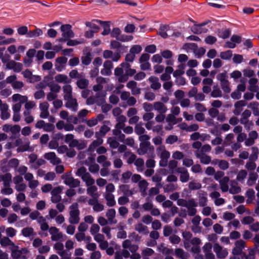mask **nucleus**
Here are the masks:
<instances>
[{"label":"nucleus","mask_w":259,"mask_h":259,"mask_svg":"<svg viewBox=\"0 0 259 259\" xmlns=\"http://www.w3.org/2000/svg\"><path fill=\"white\" fill-rule=\"evenodd\" d=\"M110 47L111 49L116 50V51L113 53L111 50H105L103 53V56L105 59L111 58L113 62H117L120 58L121 54L127 50V47L115 40H111Z\"/></svg>","instance_id":"f257e3e1"},{"label":"nucleus","mask_w":259,"mask_h":259,"mask_svg":"<svg viewBox=\"0 0 259 259\" xmlns=\"http://www.w3.org/2000/svg\"><path fill=\"white\" fill-rule=\"evenodd\" d=\"M177 203L178 205L186 207L188 209V215L189 216L193 217L196 214L197 212L196 207L197 206V203L194 199L186 200L182 198H179Z\"/></svg>","instance_id":"f03ea898"},{"label":"nucleus","mask_w":259,"mask_h":259,"mask_svg":"<svg viewBox=\"0 0 259 259\" xmlns=\"http://www.w3.org/2000/svg\"><path fill=\"white\" fill-rule=\"evenodd\" d=\"M10 245V249L11 250V256L14 259L22 258L25 259L28 257L29 251L26 248H20L14 244H9Z\"/></svg>","instance_id":"7ed1b4c3"},{"label":"nucleus","mask_w":259,"mask_h":259,"mask_svg":"<svg viewBox=\"0 0 259 259\" xmlns=\"http://www.w3.org/2000/svg\"><path fill=\"white\" fill-rule=\"evenodd\" d=\"M62 32V37L58 38L57 40L60 42H65L69 38L74 36V33L72 30V26L70 24L62 25L60 27Z\"/></svg>","instance_id":"20e7f679"},{"label":"nucleus","mask_w":259,"mask_h":259,"mask_svg":"<svg viewBox=\"0 0 259 259\" xmlns=\"http://www.w3.org/2000/svg\"><path fill=\"white\" fill-rule=\"evenodd\" d=\"M138 154L140 155H143L145 154L150 158H154V147L151 145L150 142L148 143H140V147L137 150Z\"/></svg>","instance_id":"39448f33"},{"label":"nucleus","mask_w":259,"mask_h":259,"mask_svg":"<svg viewBox=\"0 0 259 259\" xmlns=\"http://www.w3.org/2000/svg\"><path fill=\"white\" fill-rule=\"evenodd\" d=\"M78 207V205L76 202L73 203L69 207L71 210L69 212L70 218L69 222L71 224H77L79 222L80 212Z\"/></svg>","instance_id":"423d86ee"},{"label":"nucleus","mask_w":259,"mask_h":259,"mask_svg":"<svg viewBox=\"0 0 259 259\" xmlns=\"http://www.w3.org/2000/svg\"><path fill=\"white\" fill-rule=\"evenodd\" d=\"M49 233L51 235V239L53 241H63L67 236L59 231L56 227H51L49 229Z\"/></svg>","instance_id":"0eeeda50"},{"label":"nucleus","mask_w":259,"mask_h":259,"mask_svg":"<svg viewBox=\"0 0 259 259\" xmlns=\"http://www.w3.org/2000/svg\"><path fill=\"white\" fill-rule=\"evenodd\" d=\"M62 179L64 180V183L71 188H76L80 185V181L78 179H74L68 175H63Z\"/></svg>","instance_id":"6e6552de"},{"label":"nucleus","mask_w":259,"mask_h":259,"mask_svg":"<svg viewBox=\"0 0 259 259\" xmlns=\"http://www.w3.org/2000/svg\"><path fill=\"white\" fill-rule=\"evenodd\" d=\"M64 100L66 101L65 106L67 108L73 112H76L78 110V103L75 98L71 96L68 98H64Z\"/></svg>","instance_id":"1a4fd4ad"},{"label":"nucleus","mask_w":259,"mask_h":259,"mask_svg":"<svg viewBox=\"0 0 259 259\" xmlns=\"http://www.w3.org/2000/svg\"><path fill=\"white\" fill-rule=\"evenodd\" d=\"M213 249L218 258H225L228 254V252L227 249L223 248L219 244H214Z\"/></svg>","instance_id":"9d476101"},{"label":"nucleus","mask_w":259,"mask_h":259,"mask_svg":"<svg viewBox=\"0 0 259 259\" xmlns=\"http://www.w3.org/2000/svg\"><path fill=\"white\" fill-rule=\"evenodd\" d=\"M104 68L101 70V73L103 75L109 76L111 74V69L113 68V63L111 61H105L103 64Z\"/></svg>","instance_id":"9b49d317"},{"label":"nucleus","mask_w":259,"mask_h":259,"mask_svg":"<svg viewBox=\"0 0 259 259\" xmlns=\"http://www.w3.org/2000/svg\"><path fill=\"white\" fill-rule=\"evenodd\" d=\"M96 21L102 25L103 27V31L101 33L102 35H107L110 33L111 29L110 21H103L99 20H96Z\"/></svg>","instance_id":"f8f14e48"},{"label":"nucleus","mask_w":259,"mask_h":259,"mask_svg":"<svg viewBox=\"0 0 259 259\" xmlns=\"http://www.w3.org/2000/svg\"><path fill=\"white\" fill-rule=\"evenodd\" d=\"M149 81L151 83L150 87L154 90H157L161 88V83L159 81L158 77L151 76L149 79Z\"/></svg>","instance_id":"ddd939ff"},{"label":"nucleus","mask_w":259,"mask_h":259,"mask_svg":"<svg viewBox=\"0 0 259 259\" xmlns=\"http://www.w3.org/2000/svg\"><path fill=\"white\" fill-rule=\"evenodd\" d=\"M21 234L24 237L29 238H33L35 235L33 229L30 227L23 228L21 230Z\"/></svg>","instance_id":"4468645a"},{"label":"nucleus","mask_w":259,"mask_h":259,"mask_svg":"<svg viewBox=\"0 0 259 259\" xmlns=\"http://www.w3.org/2000/svg\"><path fill=\"white\" fill-rule=\"evenodd\" d=\"M106 92L105 91H102L96 93L95 98L97 101L98 105H101L105 102V96Z\"/></svg>","instance_id":"2eb2a0df"},{"label":"nucleus","mask_w":259,"mask_h":259,"mask_svg":"<svg viewBox=\"0 0 259 259\" xmlns=\"http://www.w3.org/2000/svg\"><path fill=\"white\" fill-rule=\"evenodd\" d=\"M153 107L155 110L159 113H165L167 110V107L161 102H155L153 104Z\"/></svg>","instance_id":"dca6fc26"},{"label":"nucleus","mask_w":259,"mask_h":259,"mask_svg":"<svg viewBox=\"0 0 259 259\" xmlns=\"http://www.w3.org/2000/svg\"><path fill=\"white\" fill-rule=\"evenodd\" d=\"M158 153H159L160 158L168 160L170 157V153L165 149L164 146L158 147L157 149Z\"/></svg>","instance_id":"f3484780"},{"label":"nucleus","mask_w":259,"mask_h":259,"mask_svg":"<svg viewBox=\"0 0 259 259\" xmlns=\"http://www.w3.org/2000/svg\"><path fill=\"white\" fill-rule=\"evenodd\" d=\"M191 31L195 34H201L207 32L208 29L206 28H203L200 24H194L191 27Z\"/></svg>","instance_id":"a211bd4d"},{"label":"nucleus","mask_w":259,"mask_h":259,"mask_svg":"<svg viewBox=\"0 0 259 259\" xmlns=\"http://www.w3.org/2000/svg\"><path fill=\"white\" fill-rule=\"evenodd\" d=\"M97 188L95 186L91 185L89 186L87 188V194L91 196L92 198L97 199L99 198V194L97 193Z\"/></svg>","instance_id":"6ab92c4d"},{"label":"nucleus","mask_w":259,"mask_h":259,"mask_svg":"<svg viewBox=\"0 0 259 259\" xmlns=\"http://www.w3.org/2000/svg\"><path fill=\"white\" fill-rule=\"evenodd\" d=\"M107 202L106 204L109 207H112L116 204V202L114 199V196L113 194L110 193H106L104 197Z\"/></svg>","instance_id":"aec40b11"},{"label":"nucleus","mask_w":259,"mask_h":259,"mask_svg":"<svg viewBox=\"0 0 259 259\" xmlns=\"http://www.w3.org/2000/svg\"><path fill=\"white\" fill-rule=\"evenodd\" d=\"M229 178L228 177H224L219 182L220 188L223 192H226L229 190L228 183Z\"/></svg>","instance_id":"412c9836"},{"label":"nucleus","mask_w":259,"mask_h":259,"mask_svg":"<svg viewBox=\"0 0 259 259\" xmlns=\"http://www.w3.org/2000/svg\"><path fill=\"white\" fill-rule=\"evenodd\" d=\"M241 188L238 186L237 183L235 181H232L230 183L229 193L232 194H238L241 192Z\"/></svg>","instance_id":"4be33fe9"},{"label":"nucleus","mask_w":259,"mask_h":259,"mask_svg":"<svg viewBox=\"0 0 259 259\" xmlns=\"http://www.w3.org/2000/svg\"><path fill=\"white\" fill-rule=\"evenodd\" d=\"M251 112L250 110L246 109L241 114L239 122L241 124H245L246 122L249 121L248 118L250 117Z\"/></svg>","instance_id":"5701e85b"},{"label":"nucleus","mask_w":259,"mask_h":259,"mask_svg":"<svg viewBox=\"0 0 259 259\" xmlns=\"http://www.w3.org/2000/svg\"><path fill=\"white\" fill-rule=\"evenodd\" d=\"M196 157L200 159V162L204 164H208L211 162V157L210 156L206 154H199L195 153Z\"/></svg>","instance_id":"b1692460"},{"label":"nucleus","mask_w":259,"mask_h":259,"mask_svg":"<svg viewBox=\"0 0 259 259\" xmlns=\"http://www.w3.org/2000/svg\"><path fill=\"white\" fill-rule=\"evenodd\" d=\"M21 131V127L18 124H15L14 125H12V130H11V134L12 136L10 137V139L11 140H14L19 136H20V132Z\"/></svg>","instance_id":"393cba45"},{"label":"nucleus","mask_w":259,"mask_h":259,"mask_svg":"<svg viewBox=\"0 0 259 259\" xmlns=\"http://www.w3.org/2000/svg\"><path fill=\"white\" fill-rule=\"evenodd\" d=\"M89 83V80L84 77L79 78L76 81V85L80 89H86Z\"/></svg>","instance_id":"a878e982"},{"label":"nucleus","mask_w":259,"mask_h":259,"mask_svg":"<svg viewBox=\"0 0 259 259\" xmlns=\"http://www.w3.org/2000/svg\"><path fill=\"white\" fill-rule=\"evenodd\" d=\"M107 157L104 155H100L97 158V161L98 163L102 164V166L108 167L110 166L111 163L110 161H107Z\"/></svg>","instance_id":"bb28decb"},{"label":"nucleus","mask_w":259,"mask_h":259,"mask_svg":"<svg viewBox=\"0 0 259 259\" xmlns=\"http://www.w3.org/2000/svg\"><path fill=\"white\" fill-rule=\"evenodd\" d=\"M81 179L85 183L87 186L93 185L95 183L94 179L91 177V175L87 172L81 178Z\"/></svg>","instance_id":"cd10ccee"},{"label":"nucleus","mask_w":259,"mask_h":259,"mask_svg":"<svg viewBox=\"0 0 259 259\" xmlns=\"http://www.w3.org/2000/svg\"><path fill=\"white\" fill-rule=\"evenodd\" d=\"M251 153L249 156L248 159L250 161H256L258 159L259 150L258 148L256 146L252 147L251 148Z\"/></svg>","instance_id":"c85d7f7f"},{"label":"nucleus","mask_w":259,"mask_h":259,"mask_svg":"<svg viewBox=\"0 0 259 259\" xmlns=\"http://www.w3.org/2000/svg\"><path fill=\"white\" fill-rule=\"evenodd\" d=\"M92 60V55L90 52H87L84 56L81 58V63L84 66H88L90 64Z\"/></svg>","instance_id":"c756f323"},{"label":"nucleus","mask_w":259,"mask_h":259,"mask_svg":"<svg viewBox=\"0 0 259 259\" xmlns=\"http://www.w3.org/2000/svg\"><path fill=\"white\" fill-rule=\"evenodd\" d=\"M120 191L123 194V196L127 197L133 195V192L130 190V186L127 185H121L119 186Z\"/></svg>","instance_id":"7c9ffc66"},{"label":"nucleus","mask_w":259,"mask_h":259,"mask_svg":"<svg viewBox=\"0 0 259 259\" xmlns=\"http://www.w3.org/2000/svg\"><path fill=\"white\" fill-rule=\"evenodd\" d=\"M95 137L96 138V140H95L92 142V143L89 146V149L93 148L94 149L95 148L99 146L103 143V140L102 139V137H101L97 135H96V134H95Z\"/></svg>","instance_id":"2f4dec72"},{"label":"nucleus","mask_w":259,"mask_h":259,"mask_svg":"<svg viewBox=\"0 0 259 259\" xmlns=\"http://www.w3.org/2000/svg\"><path fill=\"white\" fill-rule=\"evenodd\" d=\"M116 214L115 210L113 208H111L108 210L106 212V215L108 219V221L110 222V224H116V221H114L113 222V219L115 218Z\"/></svg>","instance_id":"473e14b6"},{"label":"nucleus","mask_w":259,"mask_h":259,"mask_svg":"<svg viewBox=\"0 0 259 259\" xmlns=\"http://www.w3.org/2000/svg\"><path fill=\"white\" fill-rule=\"evenodd\" d=\"M218 36L223 39L228 38L231 35V30L229 28L222 29L218 31Z\"/></svg>","instance_id":"72a5a7b5"},{"label":"nucleus","mask_w":259,"mask_h":259,"mask_svg":"<svg viewBox=\"0 0 259 259\" xmlns=\"http://www.w3.org/2000/svg\"><path fill=\"white\" fill-rule=\"evenodd\" d=\"M8 110H9L8 105L5 106V107H3L2 109H1L0 110L1 112V118L2 120H5L10 118V114L8 112Z\"/></svg>","instance_id":"f704fd0d"},{"label":"nucleus","mask_w":259,"mask_h":259,"mask_svg":"<svg viewBox=\"0 0 259 259\" xmlns=\"http://www.w3.org/2000/svg\"><path fill=\"white\" fill-rule=\"evenodd\" d=\"M55 248L57 253L62 257H66L67 255L66 252L64 250L63 244H55Z\"/></svg>","instance_id":"c9c22d12"},{"label":"nucleus","mask_w":259,"mask_h":259,"mask_svg":"<svg viewBox=\"0 0 259 259\" xmlns=\"http://www.w3.org/2000/svg\"><path fill=\"white\" fill-rule=\"evenodd\" d=\"M258 178V175L256 172H250L249 177L247 181V184L249 186H252Z\"/></svg>","instance_id":"e433bc0d"},{"label":"nucleus","mask_w":259,"mask_h":259,"mask_svg":"<svg viewBox=\"0 0 259 259\" xmlns=\"http://www.w3.org/2000/svg\"><path fill=\"white\" fill-rule=\"evenodd\" d=\"M232 56L233 52L230 50L221 52L220 54V57L224 60H230Z\"/></svg>","instance_id":"4c0bfd02"},{"label":"nucleus","mask_w":259,"mask_h":259,"mask_svg":"<svg viewBox=\"0 0 259 259\" xmlns=\"http://www.w3.org/2000/svg\"><path fill=\"white\" fill-rule=\"evenodd\" d=\"M63 91L64 93L63 98H69L72 96V87L70 84H66L63 87Z\"/></svg>","instance_id":"58836bf2"},{"label":"nucleus","mask_w":259,"mask_h":259,"mask_svg":"<svg viewBox=\"0 0 259 259\" xmlns=\"http://www.w3.org/2000/svg\"><path fill=\"white\" fill-rule=\"evenodd\" d=\"M42 34V31L40 28H36L35 30L28 31L27 37L32 38L39 36Z\"/></svg>","instance_id":"ea45409f"},{"label":"nucleus","mask_w":259,"mask_h":259,"mask_svg":"<svg viewBox=\"0 0 259 259\" xmlns=\"http://www.w3.org/2000/svg\"><path fill=\"white\" fill-rule=\"evenodd\" d=\"M29 142H26L23 144H21L19 147L17 148V151L19 152H23L25 151H31V149L29 147Z\"/></svg>","instance_id":"a19ab883"},{"label":"nucleus","mask_w":259,"mask_h":259,"mask_svg":"<svg viewBox=\"0 0 259 259\" xmlns=\"http://www.w3.org/2000/svg\"><path fill=\"white\" fill-rule=\"evenodd\" d=\"M107 143L109 145V146L113 148L116 149L118 147L119 143L117 141V139L114 137H111L108 138Z\"/></svg>","instance_id":"79ce46f5"},{"label":"nucleus","mask_w":259,"mask_h":259,"mask_svg":"<svg viewBox=\"0 0 259 259\" xmlns=\"http://www.w3.org/2000/svg\"><path fill=\"white\" fill-rule=\"evenodd\" d=\"M15 41L14 38H6L4 36L0 35V46L9 45L15 42Z\"/></svg>","instance_id":"37998d69"},{"label":"nucleus","mask_w":259,"mask_h":259,"mask_svg":"<svg viewBox=\"0 0 259 259\" xmlns=\"http://www.w3.org/2000/svg\"><path fill=\"white\" fill-rule=\"evenodd\" d=\"M110 127L107 125H103L101 126L99 131L96 132L95 134L103 137L106 135V134L110 131Z\"/></svg>","instance_id":"c03bdc74"},{"label":"nucleus","mask_w":259,"mask_h":259,"mask_svg":"<svg viewBox=\"0 0 259 259\" xmlns=\"http://www.w3.org/2000/svg\"><path fill=\"white\" fill-rule=\"evenodd\" d=\"M134 164L137 167V170L139 172H142L143 170L144 161L142 158H139L137 159L134 162Z\"/></svg>","instance_id":"a18cd8bd"},{"label":"nucleus","mask_w":259,"mask_h":259,"mask_svg":"<svg viewBox=\"0 0 259 259\" xmlns=\"http://www.w3.org/2000/svg\"><path fill=\"white\" fill-rule=\"evenodd\" d=\"M211 146L209 144H205L201 146L199 150H196L195 153H198L199 154H205V153L209 152L211 150Z\"/></svg>","instance_id":"49530a36"},{"label":"nucleus","mask_w":259,"mask_h":259,"mask_svg":"<svg viewBox=\"0 0 259 259\" xmlns=\"http://www.w3.org/2000/svg\"><path fill=\"white\" fill-rule=\"evenodd\" d=\"M46 163V161L42 158L37 159L36 161L30 166L31 168L34 169H38L40 166L44 165Z\"/></svg>","instance_id":"de8ad7c7"},{"label":"nucleus","mask_w":259,"mask_h":259,"mask_svg":"<svg viewBox=\"0 0 259 259\" xmlns=\"http://www.w3.org/2000/svg\"><path fill=\"white\" fill-rule=\"evenodd\" d=\"M187 127H181V128L186 131L188 132H192L197 131L199 128V125L197 124L194 123L189 126L187 124H185Z\"/></svg>","instance_id":"09e8293b"},{"label":"nucleus","mask_w":259,"mask_h":259,"mask_svg":"<svg viewBox=\"0 0 259 259\" xmlns=\"http://www.w3.org/2000/svg\"><path fill=\"white\" fill-rule=\"evenodd\" d=\"M135 229L140 233H144L146 234L148 233L147 227L141 223H139L136 225Z\"/></svg>","instance_id":"8fccbe9b"},{"label":"nucleus","mask_w":259,"mask_h":259,"mask_svg":"<svg viewBox=\"0 0 259 259\" xmlns=\"http://www.w3.org/2000/svg\"><path fill=\"white\" fill-rule=\"evenodd\" d=\"M12 175L10 173H6L3 180V185L4 187H10L12 182Z\"/></svg>","instance_id":"3c124183"},{"label":"nucleus","mask_w":259,"mask_h":259,"mask_svg":"<svg viewBox=\"0 0 259 259\" xmlns=\"http://www.w3.org/2000/svg\"><path fill=\"white\" fill-rule=\"evenodd\" d=\"M168 28V26L167 25H162L159 28V32L158 34L161 36L163 38H166L167 37L168 35L166 33Z\"/></svg>","instance_id":"603ef678"},{"label":"nucleus","mask_w":259,"mask_h":259,"mask_svg":"<svg viewBox=\"0 0 259 259\" xmlns=\"http://www.w3.org/2000/svg\"><path fill=\"white\" fill-rule=\"evenodd\" d=\"M215 160L218 162V166L221 169L226 170L228 168L229 164L227 161L218 159H215Z\"/></svg>","instance_id":"864d4df0"},{"label":"nucleus","mask_w":259,"mask_h":259,"mask_svg":"<svg viewBox=\"0 0 259 259\" xmlns=\"http://www.w3.org/2000/svg\"><path fill=\"white\" fill-rule=\"evenodd\" d=\"M133 37L132 35H127L120 34L116 39L117 41L125 42L132 40Z\"/></svg>","instance_id":"5fc2aeb1"},{"label":"nucleus","mask_w":259,"mask_h":259,"mask_svg":"<svg viewBox=\"0 0 259 259\" xmlns=\"http://www.w3.org/2000/svg\"><path fill=\"white\" fill-rule=\"evenodd\" d=\"M66 41H67L66 44L68 46H75L84 43V40L83 39H81L80 40H78L76 39H71L69 38Z\"/></svg>","instance_id":"6e6d98bb"},{"label":"nucleus","mask_w":259,"mask_h":259,"mask_svg":"<svg viewBox=\"0 0 259 259\" xmlns=\"http://www.w3.org/2000/svg\"><path fill=\"white\" fill-rule=\"evenodd\" d=\"M247 175V171L245 170H240L237 174V180L239 182H243Z\"/></svg>","instance_id":"4d7b16f0"},{"label":"nucleus","mask_w":259,"mask_h":259,"mask_svg":"<svg viewBox=\"0 0 259 259\" xmlns=\"http://www.w3.org/2000/svg\"><path fill=\"white\" fill-rule=\"evenodd\" d=\"M254 161H250L249 160L248 161L246 162L245 167L248 171H253L256 167V164Z\"/></svg>","instance_id":"13d9d810"},{"label":"nucleus","mask_w":259,"mask_h":259,"mask_svg":"<svg viewBox=\"0 0 259 259\" xmlns=\"http://www.w3.org/2000/svg\"><path fill=\"white\" fill-rule=\"evenodd\" d=\"M243 247L244 244H237L232 250V253L235 255L240 254L242 253Z\"/></svg>","instance_id":"bf43d9fd"},{"label":"nucleus","mask_w":259,"mask_h":259,"mask_svg":"<svg viewBox=\"0 0 259 259\" xmlns=\"http://www.w3.org/2000/svg\"><path fill=\"white\" fill-rule=\"evenodd\" d=\"M142 50V48L140 45H134L132 47V48L130 50V52L134 54L136 56V55L139 54Z\"/></svg>","instance_id":"052dcab7"},{"label":"nucleus","mask_w":259,"mask_h":259,"mask_svg":"<svg viewBox=\"0 0 259 259\" xmlns=\"http://www.w3.org/2000/svg\"><path fill=\"white\" fill-rule=\"evenodd\" d=\"M210 96L213 98L221 97L222 96V93L219 88L214 87L212 91L211 92Z\"/></svg>","instance_id":"680f3d73"},{"label":"nucleus","mask_w":259,"mask_h":259,"mask_svg":"<svg viewBox=\"0 0 259 259\" xmlns=\"http://www.w3.org/2000/svg\"><path fill=\"white\" fill-rule=\"evenodd\" d=\"M145 132V128L142 126V124L140 123L136 125L135 127V132L138 135L143 134Z\"/></svg>","instance_id":"e2e57ef3"},{"label":"nucleus","mask_w":259,"mask_h":259,"mask_svg":"<svg viewBox=\"0 0 259 259\" xmlns=\"http://www.w3.org/2000/svg\"><path fill=\"white\" fill-rule=\"evenodd\" d=\"M132 176V172L130 171H127L125 172H123L122 174V177L121 181L123 183H127L128 182L129 179Z\"/></svg>","instance_id":"0e129e2a"},{"label":"nucleus","mask_w":259,"mask_h":259,"mask_svg":"<svg viewBox=\"0 0 259 259\" xmlns=\"http://www.w3.org/2000/svg\"><path fill=\"white\" fill-rule=\"evenodd\" d=\"M23 115L25 116V121L27 123H30L33 122L34 118L33 116L31 115V112L24 111Z\"/></svg>","instance_id":"69168bd1"},{"label":"nucleus","mask_w":259,"mask_h":259,"mask_svg":"<svg viewBox=\"0 0 259 259\" xmlns=\"http://www.w3.org/2000/svg\"><path fill=\"white\" fill-rule=\"evenodd\" d=\"M178 138L176 135H169L165 140L166 144L172 145L177 142Z\"/></svg>","instance_id":"338daca9"},{"label":"nucleus","mask_w":259,"mask_h":259,"mask_svg":"<svg viewBox=\"0 0 259 259\" xmlns=\"http://www.w3.org/2000/svg\"><path fill=\"white\" fill-rule=\"evenodd\" d=\"M221 86L222 90L226 93H229L231 92V88L229 87V82L227 80L221 83Z\"/></svg>","instance_id":"774afa93"}]
</instances>
